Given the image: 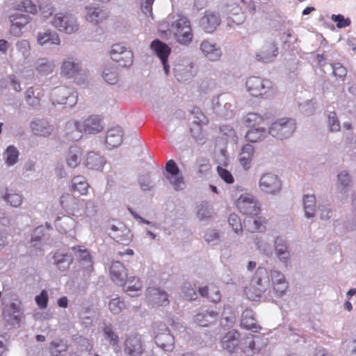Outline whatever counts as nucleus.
<instances>
[{"instance_id": "nucleus-51", "label": "nucleus", "mask_w": 356, "mask_h": 356, "mask_svg": "<svg viewBox=\"0 0 356 356\" xmlns=\"http://www.w3.org/2000/svg\"><path fill=\"white\" fill-rule=\"evenodd\" d=\"M19 151L14 145H9L3 153V159L8 166H12L17 163Z\"/></svg>"}, {"instance_id": "nucleus-7", "label": "nucleus", "mask_w": 356, "mask_h": 356, "mask_svg": "<svg viewBox=\"0 0 356 356\" xmlns=\"http://www.w3.org/2000/svg\"><path fill=\"white\" fill-rule=\"evenodd\" d=\"M258 186L260 191L270 195H278L282 188L279 177L270 172L264 173L260 177Z\"/></svg>"}, {"instance_id": "nucleus-35", "label": "nucleus", "mask_w": 356, "mask_h": 356, "mask_svg": "<svg viewBox=\"0 0 356 356\" xmlns=\"http://www.w3.org/2000/svg\"><path fill=\"white\" fill-rule=\"evenodd\" d=\"M241 325L245 329L252 330L254 332H258L261 329L260 326L256 323L253 312L250 309H245L243 311Z\"/></svg>"}, {"instance_id": "nucleus-12", "label": "nucleus", "mask_w": 356, "mask_h": 356, "mask_svg": "<svg viewBox=\"0 0 356 356\" xmlns=\"http://www.w3.org/2000/svg\"><path fill=\"white\" fill-rule=\"evenodd\" d=\"M24 313L22 303L15 299L3 310V318L10 325L19 324Z\"/></svg>"}, {"instance_id": "nucleus-17", "label": "nucleus", "mask_w": 356, "mask_h": 356, "mask_svg": "<svg viewBox=\"0 0 356 356\" xmlns=\"http://www.w3.org/2000/svg\"><path fill=\"white\" fill-rule=\"evenodd\" d=\"M279 54V49L276 42L273 41L266 42L256 54V60L264 63H269L275 60Z\"/></svg>"}, {"instance_id": "nucleus-9", "label": "nucleus", "mask_w": 356, "mask_h": 356, "mask_svg": "<svg viewBox=\"0 0 356 356\" xmlns=\"http://www.w3.org/2000/svg\"><path fill=\"white\" fill-rule=\"evenodd\" d=\"M81 131L86 135H95L102 132L105 128L104 119L99 115H90L80 120Z\"/></svg>"}, {"instance_id": "nucleus-42", "label": "nucleus", "mask_w": 356, "mask_h": 356, "mask_svg": "<svg viewBox=\"0 0 356 356\" xmlns=\"http://www.w3.org/2000/svg\"><path fill=\"white\" fill-rule=\"evenodd\" d=\"M268 134V129L264 127L253 128L247 131L245 138L249 142L257 143L265 139Z\"/></svg>"}, {"instance_id": "nucleus-20", "label": "nucleus", "mask_w": 356, "mask_h": 356, "mask_svg": "<svg viewBox=\"0 0 356 356\" xmlns=\"http://www.w3.org/2000/svg\"><path fill=\"white\" fill-rule=\"evenodd\" d=\"M109 235L117 242L124 245L129 244L132 238L129 228L120 222L111 226Z\"/></svg>"}, {"instance_id": "nucleus-28", "label": "nucleus", "mask_w": 356, "mask_h": 356, "mask_svg": "<svg viewBox=\"0 0 356 356\" xmlns=\"http://www.w3.org/2000/svg\"><path fill=\"white\" fill-rule=\"evenodd\" d=\"M65 137L69 140H79L82 137L81 127L80 121L70 120L67 121L65 126Z\"/></svg>"}, {"instance_id": "nucleus-22", "label": "nucleus", "mask_w": 356, "mask_h": 356, "mask_svg": "<svg viewBox=\"0 0 356 356\" xmlns=\"http://www.w3.org/2000/svg\"><path fill=\"white\" fill-rule=\"evenodd\" d=\"M175 76L179 81H186L195 74L194 64L189 60H182L174 68Z\"/></svg>"}, {"instance_id": "nucleus-37", "label": "nucleus", "mask_w": 356, "mask_h": 356, "mask_svg": "<svg viewBox=\"0 0 356 356\" xmlns=\"http://www.w3.org/2000/svg\"><path fill=\"white\" fill-rule=\"evenodd\" d=\"M73 251L77 254V257L81 264L82 267L87 273L92 271V261L90 253L86 249H81L80 247H74Z\"/></svg>"}, {"instance_id": "nucleus-19", "label": "nucleus", "mask_w": 356, "mask_h": 356, "mask_svg": "<svg viewBox=\"0 0 356 356\" xmlns=\"http://www.w3.org/2000/svg\"><path fill=\"white\" fill-rule=\"evenodd\" d=\"M146 298L148 302L154 307H164L170 302L167 292L157 288H149Z\"/></svg>"}, {"instance_id": "nucleus-30", "label": "nucleus", "mask_w": 356, "mask_h": 356, "mask_svg": "<svg viewBox=\"0 0 356 356\" xmlns=\"http://www.w3.org/2000/svg\"><path fill=\"white\" fill-rule=\"evenodd\" d=\"M87 14L86 19L90 23L98 24L108 17V11L107 9L99 7H87Z\"/></svg>"}, {"instance_id": "nucleus-58", "label": "nucleus", "mask_w": 356, "mask_h": 356, "mask_svg": "<svg viewBox=\"0 0 356 356\" xmlns=\"http://www.w3.org/2000/svg\"><path fill=\"white\" fill-rule=\"evenodd\" d=\"M25 99L26 103L32 107H36L40 104V94L39 92L35 93V90H26Z\"/></svg>"}, {"instance_id": "nucleus-36", "label": "nucleus", "mask_w": 356, "mask_h": 356, "mask_svg": "<svg viewBox=\"0 0 356 356\" xmlns=\"http://www.w3.org/2000/svg\"><path fill=\"white\" fill-rule=\"evenodd\" d=\"M37 41L40 45H58L60 43L59 35L55 31L47 30L43 33H38Z\"/></svg>"}, {"instance_id": "nucleus-59", "label": "nucleus", "mask_w": 356, "mask_h": 356, "mask_svg": "<svg viewBox=\"0 0 356 356\" xmlns=\"http://www.w3.org/2000/svg\"><path fill=\"white\" fill-rule=\"evenodd\" d=\"M54 65L45 58H41L38 61L36 70L43 74H49L52 72Z\"/></svg>"}, {"instance_id": "nucleus-5", "label": "nucleus", "mask_w": 356, "mask_h": 356, "mask_svg": "<svg viewBox=\"0 0 356 356\" xmlns=\"http://www.w3.org/2000/svg\"><path fill=\"white\" fill-rule=\"evenodd\" d=\"M60 74L66 78L73 79L77 83H84L88 79V73L81 67V63L70 60H64L62 63Z\"/></svg>"}, {"instance_id": "nucleus-8", "label": "nucleus", "mask_w": 356, "mask_h": 356, "mask_svg": "<svg viewBox=\"0 0 356 356\" xmlns=\"http://www.w3.org/2000/svg\"><path fill=\"white\" fill-rule=\"evenodd\" d=\"M236 205L241 213L249 216H257L261 211L258 200L250 193L241 194Z\"/></svg>"}, {"instance_id": "nucleus-2", "label": "nucleus", "mask_w": 356, "mask_h": 356, "mask_svg": "<svg viewBox=\"0 0 356 356\" xmlns=\"http://www.w3.org/2000/svg\"><path fill=\"white\" fill-rule=\"evenodd\" d=\"M270 286L269 275L265 268L257 269L251 281V287L245 289V293L248 299L257 300Z\"/></svg>"}, {"instance_id": "nucleus-61", "label": "nucleus", "mask_w": 356, "mask_h": 356, "mask_svg": "<svg viewBox=\"0 0 356 356\" xmlns=\"http://www.w3.org/2000/svg\"><path fill=\"white\" fill-rule=\"evenodd\" d=\"M138 184L143 191H149L154 187V184L148 173L140 175L138 178Z\"/></svg>"}, {"instance_id": "nucleus-41", "label": "nucleus", "mask_w": 356, "mask_h": 356, "mask_svg": "<svg viewBox=\"0 0 356 356\" xmlns=\"http://www.w3.org/2000/svg\"><path fill=\"white\" fill-rule=\"evenodd\" d=\"M106 161L99 154L90 152L86 158V166L92 170H100L103 168Z\"/></svg>"}, {"instance_id": "nucleus-54", "label": "nucleus", "mask_w": 356, "mask_h": 356, "mask_svg": "<svg viewBox=\"0 0 356 356\" xmlns=\"http://www.w3.org/2000/svg\"><path fill=\"white\" fill-rule=\"evenodd\" d=\"M235 320L236 317L232 307L229 305L225 306L222 314L220 325L223 327L229 328L234 325Z\"/></svg>"}, {"instance_id": "nucleus-57", "label": "nucleus", "mask_w": 356, "mask_h": 356, "mask_svg": "<svg viewBox=\"0 0 356 356\" xmlns=\"http://www.w3.org/2000/svg\"><path fill=\"white\" fill-rule=\"evenodd\" d=\"M108 308L112 314H118L126 308V305L122 300L118 297L110 300Z\"/></svg>"}, {"instance_id": "nucleus-32", "label": "nucleus", "mask_w": 356, "mask_h": 356, "mask_svg": "<svg viewBox=\"0 0 356 356\" xmlns=\"http://www.w3.org/2000/svg\"><path fill=\"white\" fill-rule=\"evenodd\" d=\"M123 132L120 127L108 129L106 135V145L108 149L120 146L122 142Z\"/></svg>"}, {"instance_id": "nucleus-6", "label": "nucleus", "mask_w": 356, "mask_h": 356, "mask_svg": "<svg viewBox=\"0 0 356 356\" xmlns=\"http://www.w3.org/2000/svg\"><path fill=\"white\" fill-rule=\"evenodd\" d=\"M51 24L59 31L68 34L75 33L79 28L76 17L69 13L56 14L52 19Z\"/></svg>"}, {"instance_id": "nucleus-56", "label": "nucleus", "mask_w": 356, "mask_h": 356, "mask_svg": "<svg viewBox=\"0 0 356 356\" xmlns=\"http://www.w3.org/2000/svg\"><path fill=\"white\" fill-rule=\"evenodd\" d=\"M166 178L175 191H182L186 188V183L184 181V177L181 173L174 176L167 175Z\"/></svg>"}, {"instance_id": "nucleus-15", "label": "nucleus", "mask_w": 356, "mask_h": 356, "mask_svg": "<svg viewBox=\"0 0 356 356\" xmlns=\"http://www.w3.org/2000/svg\"><path fill=\"white\" fill-rule=\"evenodd\" d=\"M51 100L54 105L61 104L71 108L77 103L78 92L76 90H56L51 95Z\"/></svg>"}, {"instance_id": "nucleus-60", "label": "nucleus", "mask_w": 356, "mask_h": 356, "mask_svg": "<svg viewBox=\"0 0 356 356\" xmlns=\"http://www.w3.org/2000/svg\"><path fill=\"white\" fill-rule=\"evenodd\" d=\"M211 165L209 160L206 159H200L197 161V170L196 172L199 176L202 177L209 171Z\"/></svg>"}, {"instance_id": "nucleus-27", "label": "nucleus", "mask_w": 356, "mask_h": 356, "mask_svg": "<svg viewBox=\"0 0 356 356\" xmlns=\"http://www.w3.org/2000/svg\"><path fill=\"white\" fill-rule=\"evenodd\" d=\"M218 313L209 309H200L193 317L194 322L202 327H207L217 320Z\"/></svg>"}, {"instance_id": "nucleus-3", "label": "nucleus", "mask_w": 356, "mask_h": 356, "mask_svg": "<svg viewBox=\"0 0 356 356\" xmlns=\"http://www.w3.org/2000/svg\"><path fill=\"white\" fill-rule=\"evenodd\" d=\"M296 129L294 119L282 118L273 122L268 127V134L277 140L290 138Z\"/></svg>"}, {"instance_id": "nucleus-11", "label": "nucleus", "mask_w": 356, "mask_h": 356, "mask_svg": "<svg viewBox=\"0 0 356 356\" xmlns=\"http://www.w3.org/2000/svg\"><path fill=\"white\" fill-rule=\"evenodd\" d=\"M155 343L165 352H171L175 348V337L165 325L158 326L155 335Z\"/></svg>"}, {"instance_id": "nucleus-46", "label": "nucleus", "mask_w": 356, "mask_h": 356, "mask_svg": "<svg viewBox=\"0 0 356 356\" xmlns=\"http://www.w3.org/2000/svg\"><path fill=\"white\" fill-rule=\"evenodd\" d=\"M265 223V218L261 217H248L245 220V227L251 232L264 230Z\"/></svg>"}, {"instance_id": "nucleus-45", "label": "nucleus", "mask_w": 356, "mask_h": 356, "mask_svg": "<svg viewBox=\"0 0 356 356\" xmlns=\"http://www.w3.org/2000/svg\"><path fill=\"white\" fill-rule=\"evenodd\" d=\"M122 286H124V290L131 296H137L138 292L140 291L142 289L141 282L135 277L127 278Z\"/></svg>"}, {"instance_id": "nucleus-10", "label": "nucleus", "mask_w": 356, "mask_h": 356, "mask_svg": "<svg viewBox=\"0 0 356 356\" xmlns=\"http://www.w3.org/2000/svg\"><path fill=\"white\" fill-rule=\"evenodd\" d=\"M110 55L111 58L122 67H128L133 64V52L120 44L112 46Z\"/></svg>"}, {"instance_id": "nucleus-39", "label": "nucleus", "mask_w": 356, "mask_h": 356, "mask_svg": "<svg viewBox=\"0 0 356 356\" xmlns=\"http://www.w3.org/2000/svg\"><path fill=\"white\" fill-rule=\"evenodd\" d=\"M202 53L211 60H216L221 56V51L209 41H203L200 45Z\"/></svg>"}, {"instance_id": "nucleus-40", "label": "nucleus", "mask_w": 356, "mask_h": 356, "mask_svg": "<svg viewBox=\"0 0 356 356\" xmlns=\"http://www.w3.org/2000/svg\"><path fill=\"white\" fill-rule=\"evenodd\" d=\"M54 264L61 271L67 270L73 261L70 254L57 252L54 255Z\"/></svg>"}, {"instance_id": "nucleus-47", "label": "nucleus", "mask_w": 356, "mask_h": 356, "mask_svg": "<svg viewBox=\"0 0 356 356\" xmlns=\"http://www.w3.org/2000/svg\"><path fill=\"white\" fill-rule=\"evenodd\" d=\"M302 203L305 217L307 218H313L316 212L315 196L313 195H305L303 197Z\"/></svg>"}, {"instance_id": "nucleus-24", "label": "nucleus", "mask_w": 356, "mask_h": 356, "mask_svg": "<svg viewBox=\"0 0 356 356\" xmlns=\"http://www.w3.org/2000/svg\"><path fill=\"white\" fill-rule=\"evenodd\" d=\"M352 179L348 172L341 171L337 176L336 188L339 196L341 199H346L351 186Z\"/></svg>"}, {"instance_id": "nucleus-50", "label": "nucleus", "mask_w": 356, "mask_h": 356, "mask_svg": "<svg viewBox=\"0 0 356 356\" xmlns=\"http://www.w3.org/2000/svg\"><path fill=\"white\" fill-rule=\"evenodd\" d=\"M253 241L258 251L268 257L272 256L273 250L271 245L266 240L261 236H255Z\"/></svg>"}, {"instance_id": "nucleus-1", "label": "nucleus", "mask_w": 356, "mask_h": 356, "mask_svg": "<svg viewBox=\"0 0 356 356\" xmlns=\"http://www.w3.org/2000/svg\"><path fill=\"white\" fill-rule=\"evenodd\" d=\"M169 31L173 34L176 41L183 45H188L193 40V34L190 20L181 14L171 17Z\"/></svg>"}, {"instance_id": "nucleus-34", "label": "nucleus", "mask_w": 356, "mask_h": 356, "mask_svg": "<svg viewBox=\"0 0 356 356\" xmlns=\"http://www.w3.org/2000/svg\"><path fill=\"white\" fill-rule=\"evenodd\" d=\"M254 154V149L252 145L245 144L241 147L238 160L244 170H248L251 167Z\"/></svg>"}, {"instance_id": "nucleus-64", "label": "nucleus", "mask_w": 356, "mask_h": 356, "mask_svg": "<svg viewBox=\"0 0 356 356\" xmlns=\"http://www.w3.org/2000/svg\"><path fill=\"white\" fill-rule=\"evenodd\" d=\"M228 222L235 233L242 232V225L239 217L234 213L230 214L228 218Z\"/></svg>"}, {"instance_id": "nucleus-14", "label": "nucleus", "mask_w": 356, "mask_h": 356, "mask_svg": "<svg viewBox=\"0 0 356 356\" xmlns=\"http://www.w3.org/2000/svg\"><path fill=\"white\" fill-rule=\"evenodd\" d=\"M60 203L63 209L69 214L81 216V209L83 207V201L75 197L70 193H64L60 198Z\"/></svg>"}, {"instance_id": "nucleus-38", "label": "nucleus", "mask_w": 356, "mask_h": 356, "mask_svg": "<svg viewBox=\"0 0 356 356\" xmlns=\"http://www.w3.org/2000/svg\"><path fill=\"white\" fill-rule=\"evenodd\" d=\"M104 337L105 340L108 341L109 344L113 346L115 352L120 350L119 342L120 338L118 334L115 332L114 328L110 324H105L102 328Z\"/></svg>"}, {"instance_id": "nucleus-29", "label": "nucleus", "mask_w": 356, "mask_h": 356, "mask_svg": "<svg viewBox=\"0 0 356 356\" xmlns=\"http://www.w3.org/2000/svg\"><path fill=\"white\" fill-rule=\"evenodd\" d=\"M83 152L81 147L72 145L70 146L65 153V163L70 168H76L81 162Z\"/></svg>"}, {"instance_id": "nucleus-62", "label": "nucleus", "mask_w": 356, "mask_h": 356, "mask_svg": "<svg viewBox=\"0 0 356 356\" xmlns=\"http://www.w3.org/2000/svg\"><path fill=\"white\" fill-rule=\"evenodd\" d=\"M332 74L339 80H343L346 76L347 70L341 63H337L332 65Z\"/></svg>"}, {"instance_id": "nucleus-53", "label": "nucleus", "mask_w": 356, "mask_h": 356, "mask_svg": "<svg viewBox=\"0 0 356 356\" xmlns=\"http://www.w3.org/2000/svg\"><path fill=\"white\" fill-rule=\"evenodd\" d=\"M88 186L86 178L83 176H75L72 180V189L81 195H86L88 193Z\"/></svg>"}, {"instance_id": "nucleus-48", "label": "nucleus", "mask_w": 356, "mask_h": 356, "mask_svg": "<svg viewBox=\"0 0 356 356\" xmlns=\"http://www.w3.org/2000/svg\"><path fill=\"white\" fill-rule=\"evenodd\" d=\"M134 96L136 98H142L149 101L153 104H157L161 99V95L158 90H135Z\"/></svg>"}, {"instance_id": "nucleus-18", "label": "nucleus", "mask_w": 356, "mask_h": 356, "mask_svg": "<svg viewBox=\"0 0 356 356\" xmlns=\"http://www.w3.org/2000/svg\"><path fill=\"white\" fill-rule=\"evenodd\" d=\"M31 131L37 136L48 138L54 131V127L45 119H35L31 122Z\"/></svg>"}, {"instance_id": "nucleus-52", "label": "nucleus", "mask_w": 356, "mask_h": 356, "mask_svg": "<svg viewBox=\"0 0 356 356\" xmlns=\"http://www.w3.org/2000/svg\"><path fill=\"white\" fill-rule=\"evenodd\" d=\"M213 213V208L207 202H202L197 206V218L200 220H207L211 217Z\"/></svg>"}, {"instance_id": "nucleus-16", "label": "nucleus", "mask_w": 356, "mask_h": 356, "mask_svg": "<svg viewBox=\"0 0 356 356\" xmlns=\"http://www.w3.org/2000/svg\"><path fill=\"white\" fill-rule=\"evenodd\" d=\"M150 47L154 54L160 58L163 70L166 74H168L170 70V66L168 64V57L171 53L170 47L165 43L161 40L156 39L154 40Z\"/></svg>"}, {"instance_id": "nucleus-55", "label": "nucleus", "mask_w": 356, "mask_h": 356, "mask_svg": "<svg viewBox=\"0 0 356 356\" xmlns=\"http://www.w3.org/2000/svg\"><path fill=\"white\" fill-rule=\"evenodd\" d=\"M15 9L35 15L38 13L37 6L31 0H22L15 5Z\"/></svg>"}, {"instance_id": "nucleus-33", "label": "nucleus", "mask_w": 356, "mask_h": 356, "mask_svg": "<svg viewBox=\"0 0 356 356\" xmlns=\"http://www.w3.org/2000/svg\"><path fill=\"white\" fill-rule=\"evenodd\" d=\"M110 273L112 280L116 284L122 286L124 284L127 275L122 263L120 261L113 262L110 268Z\"/></svg>"}, {"instance_id": "nucleus-44", "label": "nucleus", "mask_w": 356, "mask_h": 356, "mask_svg": "<svg viewBox=\"0 0 356 356\" xmlns=\"http://www.w3.org/2000/svg\"><path fill=\"white\" fill-rule=\"evenodd\" d=\"M245 86L247 89H269L272 88V83L259 76H251L247 80Z\"/></svg>"}, {"instance_id": "nucleus-63", "label": "nucleus", "mask_w": 356, "mask_h": 356, "mask_svg": "<svg viewBox=\"0 0 356 356\" xmlns=\"http://www.w3.org/2000/svg\"><path fill=\"white\" fill-rule=\"evenodd\" d=\"M201 124H194L191 128V132L193 137L200 143H203L205 141V135L202 131Z\"/></svg>"}, {"instance_id": "nucleus-26", "label": "nucleus", "mask_w": 356, "mask_h": 356, "mask_svg": "<svg viewBox=\"0 0 356 356\" xmlns=\"http://www.w3.org/2000/svg\"><path fill=\"white\" fill-rule=\"evenodd\" d=\"M274 249L275 256L279 261L287 266L290 263L291 254L286 241L280 237H277L274 241Z\"/></svg>"}, {"instance_id": "nucleus-49", "label": "nucleus", "mask_w": 356, "mask_h": 356, "mask_svg": "<svg viewBox=\"0 0 356 356\" xmlns=\"http://www.w3.org/2000/svg\"><path fill=\"white\" fill-rule=\"evenodd\" d=\"M3 199L13 207H19L23 202L22 195L13 190H7Z\"/></svg>"}, {"instance_id": "nucleus-21", "label": "nucleus", "mask_w": 356, "mask_h": 356, "mask_svg": "<svg viewBox=\"0 0 356 356\" xmlns=\"http://www.w3.org/2000/svg\"><path fill=\"white\" fill-rule=\"evenodd\" d=\"M31 17L27 15L15 13L9 16L10 22V33L17 37L22 34V29L31 21Z\"/></svg>"}, {"instance_id": "nucleus-13", "label": "nucleus", "mask_w": 356, "mask_h": 356, "mask_svg": "<svg viewBox=\"0 0 356 356\" xmlns=\"http://www.w3.org/2000/svg\"><path fill=\"white\" fill-rule=\"evenodd\" d=\"M266 346L259 337L248 334L240 340V350L248 356H252L257 352L261 350Z\"/></svg>"}, {"instance_id": "nucleus-31", "label": "nucleus", "mask_w": 356, "mask_h": 356, "mask_svg": "<svg viewBox=\"0 0 356 356\" xmlns=\"http://www.w3.org/2000/svg\"><path fill=\"white\" fill-rule=\"evenodd\" d=\"M76 225L75 220L69 216L58 217L55 220V226L58 232L69 234L70 236L74 234Z\"/></svg>"}, {"instance_id": "nucleus-43", "label": "nucleus", "mask_w": 356, "mask_h": 356, "mask_svg": "<svg viewBox=\"0 0 356 356\" xmlns=\"http://www.w3.org/2000/svg\"><path fill=\"white\" fill-rule=\"evenodd\" d=\"M102 76L108 84L114 85L117 83L119 80L117 67L113 65H106L104 67Z\"/></svg>"}, {"instance_id": "nucleus-4", "label": "nucleus", "mask_w": 356, "mask_h": 356, "mask_svg": "<svg viewBox=\"0 0 356 356\" xmlns=\"http://www.w3.org/2000/svg\"><path fill=\"white\" fill-rule=\"evenodd\" d=\"M123 351L127 356H142L146 352V344L143 336L138 333L126 334L123 341Z\"/></svg>"}, {"instance_id": "nucleus-23", "label": "nucleus", "mask_w": 356, "mask_h": 356, "mask_svg": "<svg viewBox=\"0 0 356 356\" xmlns=\"http://www.w3.org/2000/svg\"><path fill=\"white\" fill-rule=\"evenodd\" d=\"M220 15L213 11H206L200 19V26L206 33H213L220 24Z\"/></svg>"}, {"instance_id": "nucleus-25", "label": "nucleus", "mask_w": 356, "mask_h": 356, "mask_svg": "<svg viewBox=\"0 0 356 356\" xmlns=\"http://www.w3.org/2000/svg\"><path fill=\"white\" fill-rule=\"evenodd\" d=\"M239 333L236 330L227 332L222 339V347L230 354H237L240 350Z\"/></svg>"}]
</instances>
